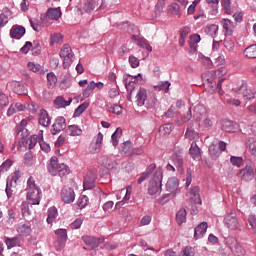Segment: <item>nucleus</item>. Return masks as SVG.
Returning <instances> with one entry per match:
<instances>
[{"label": "nucleus", "instance_id": "nucleus-45", "mask_svg": "<svg viewBox=\"0 0 256 256\" xmlns=\"http://www.w3.org/2000/svg\"><path fill=\"white\" fill-rule=\"evenodd\" d=\"M39 145L41 151H44V153H49V151H51V146L43 140V130L39 131Z\"/></svg>", "mask_w": 256, "mask_h": 256}, {"label": "nucleus", "instance_id": "nucleus-10", "mask_svg": "<svg viewBox=\"0 0 256 256\" xmlns=\"http://www.w3.org/2000/svg\"><path fill=\"white\" fill-rule=\"evenodd\" d=\"M177 189H179V179L176 177L170 178L166 183V191H168L166 197L173 199L177 195Z\"/></svg>", "mask_w": 256, "mask_h": 256}, {"label": "nucleus", "instance_id": "nucleus-32", "mask_svg": "<svg viewBox=\"0 0 256 256\" xmlns=\"http://www.w3.org/2000/svg\"><path fill=\"white\" fill-rule=\"evenodd\" d=\"M239 91L245 100L251 101V99H255V92H253V90L247 88V86L245 84L241 85Z\"/></svg>", "mask_w": 256, "mask_h": 256}, {"label": "nucleus", "instance_id": "nucleus-29", "mask_svg": "<svg viewBox=\"0 0 256 256\" xmlns=\"http://www.w3.org/2000/svg\"><path fill=\"white\" fill-rule=\"evenodd\" d=\"M221 25L223 27V32L225 33V35H233V31L235 29L233 21L224 18L221 20Z\"/></svg>", "mask_w": 256, "mask_h": 256}, {"label": "nucleus", "instance_id": "nucleus-21", "mask_svg": "<svg viewBox=\"0 0 256 256\" xmlns=\"http://www.w3.org/2000/svg\"><path fill=\"white\" fill-rule=\"evenodd\" d=\"M26 33L25 27L15 25L10 29V37L12 39H21Z\"/></svg>", "mask_w": 256, "mask_h": 256}, {"label": "nucleus", "instance_id": "nucleus-31", "mask_svg": "<svg viewBox=\"0 0 256 256\" xmlns=\"http://www.w3.org/2000/svg\"><path fill=\"white\" fill-rule=\"evenodd\" d=\"M45 19L59 21V19H61V10H59L58 8H49L46 12Z\"/></svg>", "mask_w": 256, "mask_h": 256}, {"label": "nucleus", "instance_id": "nucleus-34", "mask_svg": "<svg viewBox=\"0 0 256 256\" xmlns=\"http://www.w3.org/2000/svg\"><path fill=\"white\" fill-rule=\"evenodd\" d=\"M190 201L194 203V205H201V195L199 194V187L195 186L190 191Z\"/></svg>", "mask_w": 256, "mask_h": 256}, {"label": "nucleus", "instance_id": "nucleus-46", "mask_svg": "<svg viewBox=\"0 0 256 256\" xmlns=\"http://www.w3.org/2000/svg\"><path fill=\"white\" fill-rule=\"evenodd\" d=\"M244 55L245 57H247L248 59H256V44L248 46L245 50H244Z\"/></svg>", "mask_w": 256, "mask_h": 256}, {"label": "nucleus", "instance_id": "nucleus-35", "mask_svg": "<svg viewBox=\"0 0 256 256\" xmlns=\"http://www.w3.org/2000/svg\"><path fill=\"white\" fill-rule=\"evenodd\" d=\"M7 249H13V247H21L23 245V240L19 237L7 238L5 240Z\"/></svg>", "mask_w": 256, "mask_h": 256}, {"label": "nucleus", "instance_id": "nucleus-43", "mask_svg": "<svg viewBox=\"0 0 256 256\" xmlns=\"http://www.w3.org/2000/svg\"><path fill=\"white\" fill-rule=\"evenodd\" d=\"M95 7H97V2L95 0H85L83 5L85 13H93Z\"/></svg>", "mask_w": 256, "mask_h": 256}, {"label": "nucleus", "instance_id": "nucleus-64", "mask_svg": "<svg viewBox=\"0 0 256 256\" xmlns=\"http://www.w3.org/2000/svg\"><path fill=\"white\" fill-rule=\"evenodd\" d=\"M183 256H195V248L188 246L182 250Z\"/></svg>", "mask_w": 256, "mask_h": 256}, {"label": "nucleus", "instance_id": "nucleus-18", "mask_svg": "<svg viewBox=\"0 0 256 256\" xmlns=\"http://www.w3.org/2000/svg\"><path fill=\"white\" fill-rule=\"evenodd\" d=\"M120 29H126L127 33L132 34V40L137 41L139 39V28L129 22H123Z\"/></svg>", "mask_w": 256, "mask_h": 256}, {"label": "nucleus", "instance_id": "nucleus-63", "mask_svg": "<svg viewBox=\"0 0 256 256\" xmlns=\"http://www.w3.org/2000/svg\"><path fill=\"white\" fill-rule=\"evenodd\" d=\"M37 143H39V132L38 135H32L29 139V149H33V147H35V145H37Z\"/></svg>", "mask_w": 256, "mask_h": 256}, {"label": "nucleus", "instance_id": "nucleus-13", "mask_svg": "<svg viewBox=\"0 0 256 256\" xmlns=\"http://www.w3.org/2000/svg\"><path fill=\"white\" fill-rule=\"evenodd\" d=\"M60 197L63 203L69 205L75 201V190H73V188L64 187L61 190Z\"/></svg>", "mask_w": 256, "mask_h": 256}, {"label": "nucleus", "instance_id": "nucleus-40", "mask_svg": "<svg viewBox=\"0 0 256 256\" xmlns=\"http://www.w3.org/2000/svg\"><path fill=\"white\" fill-rule=\"evenodd\" d=\"M246 147L249 149L251 155L256 157V138L255 137H249L246 140Z\"/></svg>", "mask_w": 256, "mask_h": 256}, {"label": "nucleus", "instance_id": "nucleus-36", "mask_svg": "<svg viewBox=\"0 0 256 256\" xmlns=\"http://www.w3.org/2000/svg\"><path fill=\"white\" fill-rule=\"evenodd\" d=\"M209 155L213 161H217L219 157H221V152L219 151V147L212 143L209 146Z\"/></svg>", "mask_w": 256, "mask_h": 256}, {"label": "nucleus", "instance_id": "nucleus-4", "mask_svg": "<svg viewBox=\"0 0 256 256\" xmlns=\"http://www.w3.org/2000/svg\"><path fill=\"white\" fill-rule=\"evenodd\" d=\"M21 111H30V113H35L37 108H35V104H23L21 102L12 103L7 110V117H12V115Z\"/></svg>", "mask_w": 256, "mask_h": 256}, {"label": "nucleus", "instance_id": "nucleus-47", "mask_svg": "<svg viewBox=\"0 0 256 256\" xmlns=\"http://www.w3.org/2000/svg\"><path fill=\"white\" fill-rule=\"evenodd\" d=\"M94 90H95V81H91L89 85L82 92L83 99H88V97H91V93H93Z\"/></svg>", "mask_w": 256, "mask_h": 256}, {"label": "nucleus", "instance_id": "nucleus-6", "mask_svg": "<svg viewBox=\"0 0 256 256\" xmlns=\"http://www.w3.org/2000/svg\"><path fill=\"white\" fill-rule=\"evenodd\" d=\"M56 240L54 242V247L56 251H61V249L65 248V244L67 243V230L60 228L55 231Z\"/></svg>", "mask_w": 256, "mask_h": 256}, {"label": "nucleus", "instance_id": "nucleus-30", "mask_svg": "<svg viewBox=\"0 0 256 256\" xmlns=\"http://www.w3.org/2000/svg\"><path fill=\"white\" fill-rule=\"evenodd\" d=\"M66 133L70 137H79V136L83 135V130L81 129V127L79 125L73 124V125H69L67 127Z\"/></svg>", "mask_w": 256, "mask_h": 256}, {"label": "nucleus", "instance_id": "nucleus-56", "mask_svg": "<svg viewBox=\"0 0 256 256\" xmlns=\"http://www.w3.org/2000/svg\"><path fill=\"white\" fill-rule=\"evenodd\" d=\"M7 105H9V96L3 92H0V110L7 107Z\"/></svg>", "mask_w": 256, "mask_h": 256}, {"label": "nucleus", "instance_id": "nucleus-42", "mask_svg": "<svg viewBox=\"0 0 256 256\" xmlns=\"http://www.w3.org/2000/svg\"><path fill=\"white\" fill-rule=\"evenodd\" d=\"M187 221V210L185 208L180 209L176 214V222L178 225H183Z\"/></svg>", "mask_w": 256, "mask_h": 256}, {"label": "nucleus", "instance_id": "nucleus-41", "mask_svg": "<svg viewBox=\"0 0 256 256\" xmlns=\"http://www.w3.org/2000/svg\"><path fill=\"white\" fill-rule=\"evenodd\" d=\"M17 231L22 237H29L31 235V226L29 224H20Z\"/></svg>", "mask_w": 256, "mask_h": 256}, {"label": "nucleus", "instance_id": "nucleus-3", "mask_svg": "<svg viewBox=\"0 0 256 256\" xmlns=\"http://www.w3.org/2000/svg\"><path fill=\"white\" fill-rule=\"evenodd\" d=\"M59 159L56 156H53L48 162L47 169L50 175L53 177L59 175V177H66L69 175V166L66 164H59Z\"/></svg>", "mask_w": 256, "mask_h": 256}, {"label": "nucleus", "instance_id": "nucleus-27", "mask_svg": "<svg viewBox=\"0 0 256 256\" xmlns=\"http://www.w3.org/2000/svg\"><path fill=\"white\" fill-rule=\"evenodd\" d=\"M189 153L194 161H201V148H199L197 142H192Z\"/></svg>", "mask_w": 256, "mask_h": 256}, {"label": "nucleus", "instance_id": "nucleus-15", "mask_svg": "<svg viewBox=\"0 0 256 256\" xmlns=\"http://www.w3.org/2000/svg\"><path fill=\"white\" fill-rule=\"evenodd\" d=\"M96 180H97V174L94 171H89L84 177V182H83L84 191L93 189V187H95Z\"/></svg>", "mask_w": 256, "mask_h": 256}, {"label": "nucleus", "instance_id": "nucleus-60", "mask_svg": "<svg viewBox=\"0 0 256 256\" xmlns=\"http://www.w3.org/2000/svg\"><path fill=\"white\" fill-rule=\"evenodd\" d=\"M230 163L234 165V167H241L243 165V158L237 156H231Z\"/></svg>", "mask_w": 256, "mask_h": 256}, {"label": "nucleus", "instance_id": "nucleus-1", "mask_svg": "<svg viewBox=\"0 0 256 256\" xmlns=\"http://www.w3.org/2000/svg\"><path fill=\"white\" fill-rule=\"evenodd\" d=\"M163 187V168L158 167L153 176L152 179L149 182L148 185V193L152 197H157V195H161Z\"/></svg>", "mask_w": 256, "mask_h": 256}, {"label": "nucleus", "instance_id": "nucleus-55", "mask_svg": "<svg viewBox=\"0 0 256 256\" xmlns=\"http://www.w3.org/2000/svg\"><path fill=\"white\" fill-rule=\"evenodd\" d=\"M89 203V197L87 196H80L79 199L77 200V205L79 209H85Z\"/></svg>", "mask_w": 256, "mask_h": 256}, {"label": "nucleus", "instance_id": "nucleus-50", "mask_svg": "<svg viewBox=\"0 0 256 256\" xmlns=\"http://www.w3.org/2000/svg\"><path fill=\"white\" fill-rule=\"evenodd\" d=\"M122 133L123 130L121 128H117L116 131L112 134L111 139L114 147H117V145H119V137H121Z\"/></svg>", "mask_w": 256, "mask_h": 256}, {"label": "nucleus", "instance_id": "nucleus-20", "mask_svg": "<svg viewBox=\"0 0 256 256\" xmlns=\"http://www.w3.org/2000/svg\"><path fill=\"white\" fill-rule=\"evenodd\" d=\"M10 19H13V12L8 7L3 8L0 14V29H3Z\"/></svg>", "mask_w": 256, "mask_h": 256}, {"label": "nucleus", "instance_id": "nucleus-44", "mask_svg": "<svg viewBox=\"0 0 256 256\" xmlns=\"http://www.w3.org/2000/svg\"><path fill=\"white\" fill-rule=\"evenodd\" d=\"M205 32L207 33V35H210V37H213V39H215V37L219 35V26L217 24H211L206 27Z\"/></svg>", "mask_w": 256, "mask_h": 256}, {"label": "nucleus", "instance_id": "nucleus-2", "mask_svg": "<svg viewBox=\"0 0 256 256\" xmlns=\"http://www.w3.org/2000/svg\"><path fill=\"white\" fill-rule=\"evenodd\" d=\"M27 200L30 205H39L41 203V188L35 184V179L30 177L27 181Z\"/></svg>", "mask_w": 256, "mask_h": 256}, {"label": "nucleus", "instance_id": "nucleus-24", "mask_svg": "<svg viewBox=\"0 0 256 256\" xmlns=\"http://www.w3.org/2000/svg\"><path fill=\"white\" fill-rule=\"evenodd\" d=\"M172 161L178 171H183V151L175 152L172 156Z\"/></svg>", "mask_w": 256, "mask_h": 256}, {"label": "nucleus", "instance_id": "nucleus-54", "mask_svg": "<svg viewBox=\"0 0 256 256\" xmlns=\"http://www.w3.org/2000/svg\"><path fill=\"white\" fill-rule=\"evenodd\" d=\"M171 131H173V125L171 124H164L159 128L161 135H169Z\"/></svg>", "mask_w": 256, "mask_h": 256}, {"label": "nucleus", "instance_id": "nucleus-7", "mask_svg": "<svg viewBox=\"0 0 256 256\" xmlns=\"http://www.w3.org/2000/svg\"><path fill=\"white\" fill-rule=\"evenodd\" d=\"M224 225L230 231H236V229L241 227V224H239V219H237V214L233 212L224 217Z\"/></svg>", "mask_w": 256, "mask_h": 256}, {"label": "nucleus", "instance_id": "nucleus-23", "mask_svg": "<svg viewBox=\"0 0 256 256\" xmlns=\"http://www.w3.org/2000/svg\"><path fill=\"white\" fill-rule=\"evenodd\" d=\"M239 129V124L230 120H226L222 123V131L226 133H237Z\"/></svg>", "mask_w": 256, "mask_h": 256}, {"label": "nucleus", "instance_id": "nucleus-38", "mask_svg": "<svg viewBox=\"0 0 256 256\" xmlns=\"http://www.w3.org/2000/svg\"><path fill=\"white\" fill-rule=\"evenodd\" d=\"M189 33H191V28H189V26H184L180 30L179 45L181 47H183V45H185V41H187V37H188Z\"/></svg>", "mask_w": 256, "mask_h": 256}, {"label": "nucleus", "instance_id": "nucleus-61", "mask_svg": "<svg viewBox=\"0 0 256 256\" xmlns=\"http://www.w3.org/2000/svg\"><path fill=\"white\" fill-rule=\"evenodd\" d=\"M223 45L228 51H233V49H235V42H233L231 38H225Z\"/></svg>", "mask_w": 256, "mask_h": 256}, {"label": "nucleus", "instance_id": "nucleus-9", "mask_svg": "<svg viewBox=\"0 0 256 256\" xmlns=\"http://www.w3.org/2000/svg\"><path fill=\"white\" fill-rule=\"evenodd\" d=\"M101 149H103V133L99 132L92 140L89 151L93 155L97 153H101Z\"/></svg>", "mask_w": 256, "mask_h": 256}, {"label": "nucleus", "instance_id": "nucleus-62", "mask_svg": "<svg viewBox=\"0 0 256 256\" xmlns=\"http://www.w3.org/2000/svg\"><path fill=\"white\" fill-rule=\"evenodd\" d=\"M128 61L130 63V66L132 67V69H137V67H139V58L131 55V56H129Z\"/></svg>", "mask_w": 256, "mask_h": 256}, {"label": "nucleus", "instance_id": "nucleus-8", "mask_svg": "<svg viewBox=\"0 0 256 256\" xmlns=\"http://www.w3.org/2000/svg\"><path fill=\"white\" fill-rule=\"evenodd\" d=\"M183 13H185V8H182L179 3L173 2L168 5L167 14L169 17H172L173 19H181V17H183Z\"/></svg>", "mask_w": 256, "mask_h": 256}, {"label": "nucleus", "instance_id": "nucleus-26", "mask_svg": "<svg viewBox=\"0 0 256 256\" xmlns=\"http://www.w3.org/2000/svg\"><path fill=\"white\" fill-rule=\"evenodd\" d=\"M208 224L207 222H201L195 229H194V237L196 239H202L207 233Z\"/></svg>", "mask_w": 256, "mask_h": 256}, {"label": "nucleus", "instance_id": "nucleus-17", "mask_svg": "<svg viewBox=\"0 0 256 256\" xmlns=\"http://www.w3.org/2000/svg\"><path fill=\"white\" fill-rule=\"evenodd\" d=\"M98 163L105 169H108V171H111V169H117V162L107 155L101 156L98 159Z\"/></svg>", "mask_w": 256, "mask_h": 256}, {"label": "nucleus", "instance_id": "nucleus-57", "mask_svg": "<svg viewBox=\"0 0 256 256\" xmlns=\"http://www.w3.org/2000/svg\"><path fill=\"white\" fill-rule=\"evenodd\" d=\"M47 81L50 87H55V85L57 84V76L55 75V73L49 72L47 74Z\"/></svg>", "mask_w": 256, "mask_h": 256}, {"label": "nucleus", "instance_id": "nucleus-51", "mask_svg": "<svg viewBox=\"0 0 256 256\" xmlns=\"http://www.w3.org/2000/svg\"><path fill=\"white\" fill-rule=\"evenodd\" d=\"M88 107H89V103H87V102L80 104L74 112V117H79L80 115H83V113H85V111H87Z\"/></svg>", "mask_w": 256, "mask_h": 256}, {"label": "nucleus", "instance_id": "nucleus-52", "mask_svg": "<svg viewBox=\"0 0 256 256\" xmlns=\"http://www.w3.org/2000/svg\"><path fill=\"white\" fill-rule=\"evenodd\" d=\"M201 42V36L199 34H194L190 36V48L193 49V51H197V43Z\"/></svg>", "mask_w": 256, "mask_h": 256}, {"label": "nucleus", "instance_id": "nucleus-59", "mask_svg": "<svg viewBox=\"0 0 256 256\" xmlns=\"http://www.w3.org/2000/svg\"><path fill=\"white\" fill-rule=\"evenodd\" d=\"M164 8H165V0H158L155 6L156 15H161V13H163Z\"/></svg>", "mask_w": 256, "mask_h": 256}, {"label": "nucleus", "instance_id": "nucleus-53", "mask_svg": "<svg viewBox=\"0 0 256 256\" xmlns=\"http://www.w3.org/2000/svg\"><path fill=\"white\" fill-rule=\"evenodd\" d=\"M205 113V107L198 105L194 108V119L195 121H201V115Z\"/></svg>", "mask_w": 256, "mask_h": 256}, {"label": "nucleus", "instance_id": "nucleus-39", "mask_svg": "<svg viewBox=\"0 0 256 256\" xmlns=\"http://www.w3.org/2000/svg\"><path fill=\"white\" fill-rule=\"evenodd\" d=\"M27 67H28L29 71H32L33 73H38L39 75H43L45 73V70H43V66H41L38 63L29 62L27 64Z\"/></svg>", "mask_w": 256, "mask_h": 256}, {"label": "nucleus", "instance_id": "nucleus-12", "mask_svg": "<svg viewBox=\"0 0 256 256\" xmlns=\"http://www.w3.org/2000/svg\"><path fill=\"white\" fill-rule=\"evenodd\" d=\"M226 245L229 247L232 253H235L236 255H245V250L241 245H239L237 239L234 237H228L226 239Z\"/></svg>", "mask_w": 256, "mask_h": 256}, {"label": "nucleus", "instance_id": "nucleus-37", "mask_svg": "<svg viewBox=\"0 0 256 256\" xmlns=\"http://www.w3.org/2000/svg\"><path fill=\"white\" fill-rule=\"evenodd\" d=\"M47 213L48 215L46 221L48 225H51V223H53L57 219L59 212L57 211L56 207H50Z\"/></svg>", "mask_w": 256, "mask_h": 256}, {"label": "nucleus", "instance_id": "nucleus-19", "mask_svg": "<svg viewBox=\"0 0 256 256\" xmlns=\"http://www.w3.org/2000/svg\"><path fill=\"white\" fill-rule=\"evenodd\" d=\"M10 89L13 91V93H16V95H27L29 91L21 82L19 81H12L9 83Z\"/></svg>", "mask_w": 256, "mask_h": 256}, {"label": "nucleus", "instance_id": "nucleus-25", "mask_svg": "<svg viewBox=\"0 0 256 256\" xmlns=\"http://www.w3.org/2000/svg\"><path fill=\"white\" fill-rule=\"evenodd\" d=\"M38 123L42 125V127H49V125H51V117L45 109L40 110Z\"/></svg>", "mask_w": 256, "mask_h": 256}, {"label": "nucleus", "instance_id": "nucleus-28", "mask_svg": "<svg viewBox=\"0 0 256 256\" xmlns=\"http://www.w3.org/2000/svg\"><path fill=\"white\" fill-rule=\"evenodd\" d=\"M71 103H73V99L69 98L68 100H65L63 96H58L54 100V105L57 109H65V107H69Z\"/></svg>", "mask_w": 256, "mask_h": 256}, {"label": "nucleus", "instance_id": "nucleus-33", "mask_svg": "<svg viewBox=\"0 0 256 256\" xmlns=\"http://www.w3.org/2000/svg\"><path fill=\"white\" fill-rule=\"evenodd\" d=\"M153 171H157V165L150 164L147 167L146 171L141 174L140 178L138 179V184L141 185V183H143V181H146L149 178V175H151V173H153Z\"/></svg>", "mask_w": 256, "mask_h": 256}, {"label": "nucleus", "instance_id": "nucleus-16", "mask_svg": "<svg viewBox=\"0 0 256 256\" xmlns=\"http://www.w3.org/2000/svg\"><path fill=\"white\" fill-rule=\"evenodd\" d=\"M67 127L65 117L59 116L55 119L54 124L52 125L51 133L52 135H57L58 133H61L63 129Z\"/></svg>", "mask_w": 256, "mask_h": 256}, {"label": "nucleus", "instance_id": "nucleus-22", "mask_svg": "<svg viewBox=\"0 0 256 256\" xmlns=\"http://www.w3.org/2000/svg\"><path fill=\"white\" fill-rule=\"evenodd\" d=\"M147 90L145 88H139L136 93V105L138 107H143L145 105V101H147Z\"/></svg>", "mask_w": 256, "mask_h": 256}, {"label": "nucleus", "instance_id": "nucleus-58", "mask_svg": "<svg viewBox=\"0 0 256 256\" xmlns=\"http://www.w3.org/2000/svg\"><path fill=\"white\" fill-rule=\"evenodd\" d=\"M144 105H146L147 109H154L155 105H157V98L155 96L148 97Z\"/></svg>", "mask_w": 256, "mask_h": 256}, {"label": "nucleus", "instance_id": "nucleus-11", "mask_svg": "<svg viewBox=\"0 0 256 256\" xmlns=\"http://www.w3.org/2000/svg\"><path fill=\"white\" fill-rule=\"evenodd\" d=\"M238 177L244 183H249V181H253V179H255V170L251 166H246L239 171Z\"/></svg>", "mask_w": 256, "mask_h": 256}, {"label": "nucleus", "instance_id": "nucleus-49", "mask_svg": "<svg viewBox=\"0 0 256 256\" xmlns=\"http://www.w3.org/2000/svg\"><path fill=\"white\" fill-rule=\"evenodd\" d=\"M108 111L114 115H121V113H123V106L119 104H111L108 107Z\"/></svg>", "mask_w": 256, "mask_h": 256}, {"label": "nucleus", "instance_id": "nucleus-14", "mask_svg": "<svg viewBox=\"0 0 256 256\" xmlns=\"http://www.w3.org/2000/svg\"><path fill=\"white\" fill-rule=\"evenodd\" d=\"M82 241L85 242V244L89 247V249H97L101 243L105 242V238L100 237L96 238L93 236H83Z\"/></svg>", "mask_w": 256, "mask_h": 256}, {"label": "nucleus", "instance_id": "nucleus-48", "mask_svg": "<svg viewBox=\"0 0 256 256\" xmlns=\"http://www.w3.org/2000/svg\"><path fill=\"white\" fill-rule=\"evenodd\" d=\"M185 138L186 139H192L193 141H197L199 139V134L195 129L193 128H188L185 133Z\"/></svg>", "mask_w": 256, "mask_h": 256}, {"label": "nucleus", "instance_id": "nucleus-5", "mask_svg": "<svg viewBox=\"0 0 256 256\" xmlns=\"http://www.w3.org/2000/svg\"><path fill=\"white\" fill-rule=\"evenodd\" d=\"M60 58L63 59L64 69H69L73 65V59H75V54L71 49L69 44H64L60 50Z\"/></svg>", "mask_w": 256, "mask_h": 256}]
</instances>
